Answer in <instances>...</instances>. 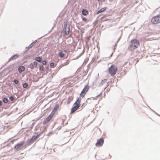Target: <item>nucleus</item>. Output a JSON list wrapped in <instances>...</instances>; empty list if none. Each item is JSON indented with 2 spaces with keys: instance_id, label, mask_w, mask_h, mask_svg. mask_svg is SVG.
I'll return each instance as SVG.
<instances>
[{
  "instance_id": "16",
  "label": "nucleus",
  "mask_w": 160,
  "mask_h": 160,
  "mask_svg": "<svg viewBox=\"0 0 160 160\" xmlns=\"http://www.w3.org/2000/svg\"><path fill=\"white\" fill-rule=\"evenodd\" d=\"M35 59L37 61L39 62H41L42 61V58L40 57H36Z\"/></svg>"
},
{
  "instance_id": "24",
  "label": "nucleus",
  "mask_w": 160,
  "mask_h": 160,
  "mask_svg": "<svg viewBox=\"0 0 160 160\" xmlns=\"http://www.w3.org/2000/svg\"><path fill=\"white\" fill-rule=\"evenodd\" d=\"M42 63L43 64L45 65L47 63V62L46 61H43L42 62Z\"/></svg>"
},
{
  "instance_id": "14",
  "label": "nucleus",
  "mask_w": 160,
  "mask_h": 160,
  "mask_svg": "<svg viewBox=\"0 0 160 160\" xmlns=\"http://www.w3.org/2000/svg\"><path fill=\"white\" fill-rule=\"evenodd\" d=\"M106 9V8L105 7L103 8H101L100 10H99L97 12V14H98L104 11Z\"/></svg>"
},
{
  "instance_id": "18",
  "label": "nucleus",
  "mask_w": 160,
  "mask_h": 160,
  "mask_svg": "<svg viewBox=\"0 0 160 160\" xmlns=\"http://www.w3.org/2000/svg\"><path fill=\"white\" fill-rule=\"evenodd\" d=\"M40 69L42 71H44V67L42 65H40Z\"/></svg>"
},
{
  "instance_id": "20",
  "label": "nucleus",
  "mask_w": 160,
  "mask_h": 160,
  "mask_svg": "<svg viewBox=\"0 0 160 160\" xmlns=\"http://www.w3.org/2000/svg\"><path fill=\"white\" fill-rule=\"evenodd\" d=\"M3 102L4 103H7L8 102V100L7 98H5L3 99Z\"/></svg>"
},
{
  "instance_id": "31",
  "label": "nucleus",
  "mask_w": 160,
  "mask_h": 160,
  "mask_svg": "<svg viewBox=\"0 0 160 160\" xmlns=\"http://www.w3.org/2000/svg\"><path fill=\"white\" fill-rule=\"evenodd\" d=\"M90 37H88V39H90Z\"/></svg>"
},
{
  "instance_id": "27",
  "label": "nucleus",
  "mask_w": 160,
  "mask_h": 160,
  "mask_svg": "<svg viewBox=\"0 0 160 160\" xmlns=\"http://www.w3.org/2000/svg\"><path fill=\"white\" fill-rule=\"evenodd\" d=\"M10 98L11 101H13L14 99L13 97L12 96Z\"/></svg>"
},
{
  "instance_id": "2",
  "label": "nucleus",
  "mask_w": 160,
  "mask_h": 160,
  "mask_svg": "<svg viewBox=\"0 0 160 160\" xmlns=\"http://www.w3.org/2000/svg\"><path fill=\"white\" fill-rule=\"evenodd\" d=\"M81 100V98H78L77 101L74 103L73 107L72 108L71 111V113H74L78 109L81 105L80 102Z\"/></svg>"
},
{
  "instance_id": "4",
  "label": "nucleus",
  "mask_w": 160,
  "mask_h": 160,
  "mask_svg": "<svg viewBox=\"0 0 160 160\" xmlns=\"http://www.w3.org/2000/svg\"><path fill=\"white\" fill-rule=\"evenodd\" d=\"M151 22L152 24H157L160 23V14L153 17L151 19Z\"/></svg>"
},
{
  "instance_id": "15",
  "label": "nucleus",
  "mask_w": 160,
  "mask_h": 160,
  "mask_svg": "<svg viewBox=\"0 0 160 160\" xmlns=\"http://www.w3.org/2000/svg\"><path fill=\"white\" fill-rule=\"evenodd\" d=\"M82 13L84 15H86L88 13V11L86 9H83L82 11Z\"/></svg>"
},
{
  "instance_id": "13",
  "label": "nucleus",
  "mask_w": 160,
  "mask_h": 160,
  "mask_svg": "<svg viewBox=\"0 0 160 160\" xmlns=\"http://www.w3.org/2000/svg\"><path fill=\"white\" fill-rule=\"evenodd\" d=\"M58 56L61 58H63L65 55V54L62 51H61L58 54Z\"/></svg>"
},
{
  "instance_id": "32",
  "label": "nucleus",
  "mask_w": 160,
  "mask_h": 160,
  "mask_svg": "<svg viewBox=\"0 0 160 160\" xmlns=\"http://www.w3.org/2000/svg\"><path fill=\"white\" fill-rule=\"evenodd\" d=\"M98 1H100V0H98Z\"/></svg>"
},
{
  "instance_id": "17",
  "label": "nucleus",
  "mask_w": 160,
  "mask_h": 160,
  "mask_svg": "<svg viewBox=\"0 0 160 160\" xmlns=\"http://www.w3.org/2000/svg\"><path fill=\"white\" fill-rule=\"evenodd\" d=\"M18 56L17 55H15L13 56L11 58H10V60H13L14 59H16V58H18Z\"/></svg>"
},
{
  "instance_id": "21",
  "label": "nucleus",
  "mask_w": 160,
  "mask_h": 160,
  "mask_svg": "<svg viewBox=\"0 0 160 160\" xmlns=\"http://www.w3.org/2000/svg\"><path fill=\"white\" fill-rule=\"evenodd\" d=\"M28 86V84L27 83H25L23 85V87L24 88H26Z\"/></svg>"
},
{
  "instance_id": "7",
  "label": "nucleus",
  "mask_w": 160,
  "mask_h": 160,
  "mask_svg": "<svg viewBox=\"0 0 160 160\" xmlns=\"http://www.w3.org/2000/svg\"><path fill=\"white\" fill-rule=\"evenodd\" d=\"M46 128H45L44 130L42 132L39 134H38L36 136H32V138L31 139V141L33 142L35 140H36L40 136V135L43 132H45L46 130Z\"/></svg>"
},
{
  "instance_id": "10",
  "label": "nucleus",
  "mask_w": 160,
  "mask_h": 160,
  "mask_svg": "<svg viewBox=\"0 0 160 160\" xmlns=\"http://www.w3.org/2000/svg\"><path fill=\"white\" fill-rule=\"evenodd\" d=\"M24 142H22L19 143L17 144L15 147V149L17 150H20L22 148V147L24 144Z\"/></svg>"
},
{
  "instance_id": "11",
  "label": "nucleus",
  "mask_w": 160,
  "mask_h": 160,
  "mask_svg": "<svg viewBox=\"0 0 160 160\" xmlns=\"http://www.w3.org/2000/svg\"><path fill=\"white\" fill-rule=\"evenodd\" d=\"M59 107V105L58 104H56L54 107L52 111L51 114L54 116L55 112L58 110Z\"/></svg>"
},
{
  "instance_id": "22",
  "label": "nucleus",
  "mask_w": 160,
  "mask_h": 160,
  "mask_svg": "<svg viewBox=\"0 0 160 160\" xmlns=\"http://www.w3.org/2000/svg\"><path fill=\"white\" fill-rule=\"evenodd\" d=\"M33 65L34 66L36 67L38 65V63L36 62H33Z\"/></svg>"
},
{
  "instance_id": "8",
  "label": "nucleus",
  "mask_w": 160,
  "mask_h": 160,
  "mask_svg": "<svg viewBox=\"0 0 160 160\" xmlns=\"http://www.w3.org/2000/svg\"><path fill=\"white\" fill-rule=\"evenodd\" d=\"M104 143V139L102 138H100L98 140L96 143L95 145L97 147L102 146Z\"/></svg>"
},
{
  "instance_id": "12",
  "label": "nucleus",
  "mask_w": 160,
  "mask_h": 160,
  "mask_svg": "<svg viewBox=\"0 0 160 160\" xmlns=\"http://www.w3.org/2000/svg\"><path fill=\"white\" fill-rule=\"evenodd\" d=\"M25 70V68L23 66H20L18 68V70L20 73H21L22 72L24 71Z\"/></svg>"
},
{
  "instance_id": "29",
  "label": "nucleus",
  "mask_w": 160,
  "mask_h": 160,
  "mask_svg": "<svg viewBox=\"0 0 160 160\" xmlns=\"http://www.w3.org/2000/svg\"><path fill=\"white\" fill-rule=\"evenodd\" d=\"M2 104V102L1 101H0V106H1Z\"/></svg>"
},
{
  "instance_id": "9",
  "label": "nucleus",
  "mask_w": 160,
  "mask_h": 160,
  "mask_svg": "<svg viewBox=\"0 0 160 160\" xmlns=\"http://www.w3.org/2000/svg\"><path fill=\"white\" fill-rule=\"evenodd\" d=\"M53 116V115L50 114L46 118V119L43 121V124L44 125L46 124L47 123L50 121V120L52 118Z\"/></svg>"
},
{
  "instance_id": "3",
  "label": "nucleus",
  "mask_w": 160,
  "mask_h": 160,
  "mask_svg": "<svg viewBox=\"0 0 160 160\" xmlns=\"http://www.w3.org/2000/svg\"><path fill=\"white\" fill-rule=\"evenodd\" d=\"M117 69L116 66L114 65H112L108 69L109 72L111 76H113L116 73Z\"/></svg>"
},
{
  "instance_id": "28",
  "label": "nucleus",
  "mask_w": 160,
  "mask_h": 160,
  "mask_svg": "<svg viewBox=\"0 0 160 160\" xmlns=\"http://www.w3.org/2000/svg\"><path fill=\"white\" fill-rule=\"evenodd\" d=\"M32 46V44H31L29 46L28 48L29 49L31 48Z\"/></svg>"
},
{
  "instance_id": "23",
  "label": "nucleus",
  "mask_w": 160,
  "mask_h": 160,
  "mask_svg": "<svg viewBox=\"0 0 160 160\" xmlns=\"http://www.w3.org/2000/svg\"><path fill=\"white\" fill-rule=\"evenodd\" d=\"M14 82L16 84H18L19 82L17 80H14Z\"/></svg>"
},
{
  "instance_id": "19",
  "label": "nucleus",
  "mask_w": 160,
  "mask_h": 160,
  "mask_svg": "<svg viewBox=\"0 0 160 160\" xmlns=\"http://www.w3.org/2000/svg\"><path fill=\"white\" fill-rule=\"evenodd\" d=\"M33 64H32V63H31L30 65H29V68L31 69H32L34 68V66H33Z\"/></svg>"
},
{
  "instance_id": "26",
  "label": "nucleus",
  "mask_w": 160,
  "mask_h": 160,
  "mask_svg": "<svg viewBox=\"0 0 160 160\" xmlns=\"http://www.w3.org/2000/svg\"><path fill=\"white\" fill-rule=\"evenodd\" d=\"M54 63L53 62L51 63L50 64V65L51 67H53L54 66Z\"/></svg>"
},
{
  "instance_id": "6",
  "label": "nucleus",
  "mask_w": 160,
  "mask_h": 160,
  "mask_svg": "<svg viewBox=\"0 0 160 160\" xmlns=\"http://www.w3.org/2000/svg\"><path fill=\"white\" fill-rule=\"evenodd\" d=\"M70 28V27L69 25L68 26L67 24L64 25L63 32L65 35H67L69 34Z\"/></svg>"
},
{
  "instance_id": "25",
  "label": "nucleus",
  "mask_w": 160,
  "mask_h": 160,
  "mask_svg": "<svg viewBox=\"0 0 160 160\" xmlns=\"http://www.w3.org/2000/svg\"><path fill=\"white\" fill-rule=\"evenodd\" d=\"M82 20L85 22H86L87 21V19L85 18H82Z\"/></svg>"
},
{
  "instance_id": "1",
  "label": "nucleus",
  "mask_w": 160,
  "mask_h": 160,
  "mask_svg": "<svg viewBox=\"0 0 160 160\" xmlns=\"http://www.w3.org/2000/svg\"><path fill=\"white\" fill-rule=\"evenodd\" d=\"M139 45V40L136 39H132L129 42L128 49L131 51H133L137 49Z\"/></svg>"
},
{
  "instance_id": "30",
  "label": "nucleus",
  "mask_w": 160,
  "mask_h": 160,
  "mask_svg": "<svg viewBox=\"0 0 160 160\" xmlns=\"http://www.w3.org/2000/svg\"><path fill=\"white\" fill-rule=\"evenodd\" d=\"M64 52L66 53L67 52V50H64Z\"/></svg>"
},
{
  "instance_id": "5",
  "label": "nucleus",
  "mask_w": 160,
  "mask_h": 160,
  "mask_svg": "<svg viewBox=\"0 0 160 160\" xmlns=\"http://www.w3.org/2000/svg\"><path fill=\"white\" fill-rule=\"evenodd\" d=\"M90 86L88 85H85L80 94V97L83 98L89 90Z\"/></svg>"
}]
</instances>
